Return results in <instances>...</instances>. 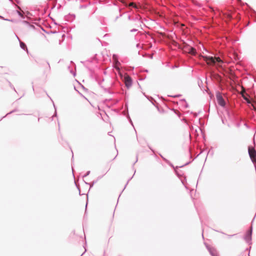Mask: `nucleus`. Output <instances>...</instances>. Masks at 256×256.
I'll return each instance as SVG.
<instances>
[{"label":"nucleus","instance_id":"obj_1","mask_svg":"<svg viewBox=\"0 0 256 256\" xmlns=\"http://www.w3.org/2000/svg\"><path fill=\"white\" fill-rule=\"evenodd\" d=\"M216 96L218 104L222 108H224L226 106V102L222 93L219 91H217L216 94Z\"/></svg>","mask_w":256,"mask_h":256},{"label":"nucleus","instance_id":"obj_2","mask_svg":"<svg viewBox=\"0 0 256 256\" xmlns=\"http://www.w3.org/2000/svg\"><path fill=\"white\" fill-rule=\"evenodd\" d=\"M248 153L249 156L254 164L256 163V150L252 146L248 147Z\"/></svg>","mask_w":256,"mask_h":256},{"label":"nucleus","instance_id":"obj_3","mask_svg":"<svg viewBox=\"0 0 256 256\" xmlns=\"http://www.w3.org/2000/svg\"><path fill=\"white\" fill-rule=\"evenodd\" d=\"M252 226H251L250 229L247 231L246 234L244 236L245 241L248 244H252Z\"/></svg>","mask_w":256,"mask_h":256},{"label":"nucleus","instance_id":"obj_4","mask_svg":"<svg viewBox=\"0 0 256 256\" xmlns=\"http://www.w3.org/2000/svg\"><path fill=\"white\" fill-rule=\"evenodd\" d=\"M160 156L171 167H172V168H174V171L176 173V174L178 176H180V174H178V172L177 171V169L178 168H182L184 167V166H186L188 164H190V162H186L185 164L182 165V166H177L176 167H174V165L170 163L168 160H166V158H164L162 155H160Z\"/></svg>","mask_w":256,"mask_h":256},{"label":"nucleus","instance_id":"obj_5","mask_svg":"<svg viewBox=\"0 0 256 256\" xmlns=\"http://www.w3.org/2000/svg\"><path fill=\"white\" fill-rule=\"evenodd\" d=\"M124 80L126 88L128 89L130 88L132 84V78L130 76L126 74L124 76Z\"/></svg>","mask_w":256,"mask_h":256},{"label":"nucleus","instance_id":"obj_6","mask_svg":"<svg viewBox=\"0 0 256 256\" xmlns=\"http://www.w3.org/2000/svg\"><path fill=\"white\" fill-rule=\"evenodd\" d=\"M184 48L188 51L190 54L192 55H195L196 54V48L185 42L184 44Z\"/></svg>","mask_w":256,"mask_h":256},{"label":"nucleus","instance_id":"obj_7","mask_svg":"<svg viewBox=\"0 0 256 256\" xmlns=\"http://www.w3.org/2000/svg\"><path fill=\"white\" fill-rule=\"evenodd\" d=\"M132 26H138L140 25L141 22L138 17L132 18Z\"/></svg>","mask_w":256,"mask_h":256},{"label":"nucleus","instance_id":"obj_8","mask_svg":"<svg viewBox=\"0 0 256 256\" xmlns=\"http://www.w3.org/2000/svg\"><path fill=\"white\" fill-rule=\"evenodd\" d=\"M206 246L212 256H218L216 250L214 248H210L208 246Z\"/></svg>","mask_w":256,"mask_h":256},{"label":"nucleus","instance_id":"obj_9","mask_svg":"<svg viewBox=\"0 0 256 256\" xmlns=\"http://www.w3.org/2000/svg\"><path fill=\"white\" fill-rule=\"evenodd\" d=\"M16 36L20 42V48L24 50H26L27 52H28V49L27 48V46H26V44L24 42H22L17 36Z\"/></svg>","mask_w":256,"mask_h":256},{"label":"nucleus","instance_id":"obj_10","mask_svg":"<svg viewBox=\"0 0 256 256\" xmlns=\"http://www.w3.org/2000/svg\"><path fill=\"white\" fill-rule=\"evenodd\" d=\"M75 18V15L74 14H69L66 16V19L68 21H72Z\"/></svg>","mask_w":256,"mask_h":256},{"label":"nucleus","instance_id":"obj_11","mask_svg":"<svg viewBox=\"0 0 256 256\" xmlns=\"http://www.w3.org/2000/svg\"><path fill=\"white\" fill-rule=\"evenodd\" d=\"M16 12L22 18L24 19L25 18V16L20 10H16Z\"/></svg>","mask_w":256,"mask_h":256},{"label":"nucleus","instance_id":"obj_12","mask_svg":"<svg viewBox=\"0 0 256 256\" xmlns=\"http://www.w3.org/2000/svg\"><path fill=\"white\" fill-rule=\"evenodd\" d=\"M96 80L98 82V85H99L100 87L102 88V82L104 81V78H102V80H98L97 79H96Z\"/></svg>","mask_w":256,"mask_h":256},{"label":"nucleus","instance_id":"obj_13","mask_svg":"<svg viewBox=\"0 0 256 256\" xmlns=\"http://www.w3.org/2000/svg\"><path fill=\"white\" fill-rule=\"evenodd\" d=\"M16 110H12V111H10V112H8V114H6L4 116H3V117H2V118L0 120H2V118H5V117H6V116H7L8 115V114H12V113H13V112H16Z\"/></svg>","mask_w":256,"mask_h":256},{"label":"nucleus","instance_id":"obj_14","mask_svg":"<svg viewBox=\"0 0 256 256\" xmlns=\"http://www.w3.org/2000/svg\"><path fill=\"white\" fill-rule=\"evenodd\" d=\"M244 100L248 104H252V100L247 98H244Z\"/></svg>","mask_w":256,"mask_h":256},{"label":"nucleus","instance_id":"obj_15","mask_svg":"<svg viewBox=\"0 0 256 256\" xmlns=\"http://www.w3.org/2000/svg\"><path fill=\"white\" fill-rule=\"evenodd\" d=\"M90 171H88L84 176H83V177L84 178V177H86L87 176H88L90 174Z\"/></svg>","mask_w":256,"mask_h":256},{"label":"nucleus","instance_id":"obj_16","mask_svg":"<svg viewBox=\"0 0 256 256\" xmlns=\"http://www.w3.org/2000/svg\"><path fill=\"white\" fill-rule=\"evenodd\" d=\"M182 102H185L184 106L186 108H188V104L186 102V100L184 99H182L181 100Z\"/></svg>","mask_w":256,"mask_h":256},{"label":"nucleus","instance_id":"obj_17","mask_svg":"<svg viewBox=\"0 0 256 256\" xmlns=\"http://www.w3.org/2000/svg\"><path fill=\"white\" fill-rule=\"evenodd\" d=\"M104 90L106 92H107L109 94H112V92L109 90H108L107 88H104Z\"/></svg>","mask_w":256,"mask_h":256},{"label":"nucleus","instance_id":"obj_18","mask_svg":"<svg viewBox=\"0 0 256 256\" xmlns=\"http://www.w3.org/2000/svg\"><path fill=\"white\" fill-rule=\"evenodd\" d=\"M137 31H138V30H137V29H136V28H132V30H130V32H137Z\"/></svg>","mask_w":256,"mask_h":256},{"label":"nucleus","instance_id":"obj_19","mask_svg":"<svg viewBox=\"0 0 256 256\" xmlns=\"http://www.w3.org/2000/svg\"><path fill=\"white\" fill-rule=\"evenodd\" d=\"M46 64H47L48 66V70L49 71H50V66L49 62H46Z\"/></svg>","mask_w":256,"mask_h":256},{"label":"nucleus","instance_id":"obj_20","mask_svg":"<svg viewBox=\"0 0 256 256\" xmlns=\"http://www.w3.org/2000/svg\"><path fill=\"white\" fill-rule=\"evenodd\" d=\"M8 83H9V84H10V86L12 88L14 89V90L15 92H16V90H15L14 88V86L12 84L10 83V82H8Z\"/></svg>","mask_w":256,"mask_h":256},{"label":"nucleus","instance_id":"obj_21","mask_svg":"<svg viewBox=\"0 0 256 256\" xmlns=\"http://www.w3.org/2000/svg\"><path fill=\"white\" fill-rule=\"evenodd\" d=\"M98 180H94L92 182V186H90V187H92L94 185V184H96L97 182H98Z\"/></svg>","mask_w":256,"mask_h":256},{"label":"nucleus","instance_id":"obj_22","mask_svg":"<svg viewBox=\"0 0 256 256\" xmlns=\"http://www.w3.org/2000/svg\"><path fill=\"white\" fill-rule=\"evenodd\" d=\"M172 96V97H174V98H176V97H179L180 96V94H177V95H175V96Z\"/></svg>","mask_w":256,"mask_h":256},{"label":"nucleus","instance_id":"obj_23","mask_svg":"<svg viewBox=\"0 0 256 256\" xmlns=\"http://www.w3.org/2000/svg\"><path fill=\"white\" fill-rule=\"evenodd\" d=\"M132 178H132H130L128 180V181L127 182H126V184L125 185L124 188L123 189L122 191H123V190H124V189L126 188V185H127V184H128V182H129V181H130V180Z\"/></svg>","mask_w":256,"mask_h":256},{"label":"nucleus","instance_id":"obj_24","mask_svg":"<svg viewBox=\"0 0 256 256\" xmlns=\"http://www.w3.org/2000/svg\"><path fill=\"white\" fill-rule=\"evenodd\" d=\"M228 18L230 20L231 19H232V16L230 14H228Z\"/></svg>","mask_w":256,"mask_h":256},{"label":"nucleus","instance_id":"obj_25","mask_svg":"<svg viewBox=\"0 0 256 256\" xmlns=\"http://www.w3.org/2000/svg\"><path fill=\"white\" fill-rule=\"evenodd\" d=\"M5 20H8V21L12 22H14V20L5 19Z\"/></svg>","mask_w":256,"mask_h":256},{"label":"nucleus","instance_id":"obj_26","mask_svg":"<svg viewBox=\"0 0 256 256\" xmlns=\"http://www.w3.org/2000/svg\"><path fill=\"white\" fill-rule=\"evenodd\" d=\"M128 118H129V120H130V122L132 124H132V121L131 120V119L130 118V117L129 116H128Z\"/></svg>","mask_w":256,"mask_h":256},{"label":"nucleus","instance_id":"obj_27","mask_svg":"<svg viewBox=\"0 0 256 256\" xmlns=\"http://www.w3.org/2000/svg\"><path fill=\"white\" fill-rule=\"evenodd\" d=\"M22 22L24 24H28V21H26V20H23Z\"/></svg>","mask_w":256,"mask_h":256},{"label":"nucleus","instance_id":"obj_28","mask_svg":"<svg viewBox=\"0 0 256 256\" xmlns=\"http://www.w3.org/2000/svg\"><path fill=\"white\" fill-rule=\"evenodd\" d=\"M235 234H232V235H228V238H232V236H234Z\"/></svg>","mask_w":256,"mask_h":256},{"label":"nucleus","instance_id":"obj_29","mask_svg":"<svg viewBox=\"0 0 256 256\" xmlns=\"http://www.w3.org/2000/svg\"><path fill=\"white\" fill-rule=\"evenodd\" d=\"M56 116H57L56 112V110H55V112H54V114L53 115L52 117Z\"/></svg>","mask_w":256,"mask_h":256},{"label":"nucleus","instance_id":"obj_30","mask_svg":"<svg viewBox=\"0 0 256 256\" xmlns=\"http://www.w3.org/2000/svg\"><path fill=\"white\" fill-rule=\"evenodd\" d=\"M132 18L130 16H128V20L132 21Z\"/></svg>","mask_w":256,"mask_h":256},{"label":"nucleus","instance_id":"obj_31","mask_svg":"<svg viewBox=\"0 0 256 256\" xmlns=\"http://www.w3.org/2000/svg\"><path fill=\"white\" fill-rule=\"evenodd\" d=\"M122 14H120L119 16H117L116 18V20L119 17L122 16Z\"/></svg>","mask_w":256,"mask_h":256},{"label":"nucleus","instance_id":"obj_32","mask_svg":"<svg viewBox=\"0 0 256 256\" xmlns=\"http://www.w3.org/2000/svg\"><path fill=\"white\" fill-rule=\"evenodd\" d=\"M115 68L118 70H120V68L118 66H116L115 67Z\"/></svg>","mask_w":256,"mask_h":256},{"label":"nucleus","instance_id":"obj_33","mask_svg":"<svg viewBox=\"0 0 256 256\" xmlns=\"http://www.w3.org/2000/svg\"><path fill=\"white\" fill-rule=\"evenodd\" d=\"M76 186H77V188H78V190H79V193H80V188L76 184Z\"/></svg>","mask_w":256,"mask_h":256},{"label":"nucleus","instance_id":"obj_34","mask_svg":"<svg viewBox=\"0 0 256 256\" xmlns=\"http://www.w3.org/2000/svg\"><path fill=\"white\" fill-rule=\"evenodd\" d=\"M70 72H71V73H72V74H73V75H74V76H76V73H75L74 72H72V71H70Z\"/></svg>","mask_w":256,"mask_h":256},{"label":"nucleus","instance_id":"obj_35","mask_svg":"<svg viewBox=\"0 0 256 256\" xmlns=\"http://www.w3.org/2000/svg\"><path fill=\"white\" fill-rule=\"evenodd\" d=\"M86 184H90V186H92V182L91 184H88V183H87V182H86Z\"/></svg>","mask_w":256,"mask_h":256},{"label":"nucleus","instance_id":"obj_36","mask_svg":"<svg viewBox=\"0 0 256 256\" xmlns=\"http://www.w3.org/2000/svg\"><path fill=\"white\" fill-rule=\"evenodd\" d=\"M16 6V8H18V9H20V7L19 6Z\"/></svg>","mask_w":256,"mask_h":256},{"label":"nucleus","instance_id":"obj_37","mask_svg":"<svg viewBox=\"0 0 256 256\" xmlns=\"http://www.w3.org/2000/svg\"><path fill=\"white\" fill-rule=\"evenodd\" d=\"M238 0V2H242V0Z\"/></svg>","mask_w":256,"mask_h":256},{"label":"nucleus","instance_id":"obj_38","mask_svg":"<svg viewBox=\"0 0 256 256\" xmlns=\"http://www.w3.org/2000/svg\"><path fill=\"white\" fill-rule=\"evenodd\" d=\"M250 247L249 248H246V250H250Z\"/></svg>","mask_w":256,"mask_h":256},{"label":"nucleus","instance_id":"obj_39","mask_svg":"<svg viewBox=\"0 0 256 256\" xmlns=\"http://www.w3.org/2000/svg\"><path fill=\"white\" fill-rule=\"evenodd\" d=\"M148 147H149V148L152 150V151L154 152L153 150H152V149L150 148V146H148Z\"/></svg>","mask_w":256,"mask_h":256},{"label":"nucleus","instance_id":"obj_40","mask_svg":"<svg viewBox=\"0 0 256 256\" xmlns=\"http://www.w3.org/2000/svg\"><path fill=\"white\" fill-rule=\"evenodd\" d=\"M86 207H87V203L86 204Z\"/></svg>","mask_w":256,"mask_h":256},{"label":"nucleus","instance_id":"obj_41","mask_svg":"<svg viewBox=\"0 0 256 256\" xmlns=\"http://www.w3.org/2000/svg\"><path fill=\"white\" fill-rule=\"evenodd\" d=\"M138 161V159L136 160V161L134 162V164H135Z\"/></svg>","mask_w":256,"mask_h":256},{"label":"nucleus","instance_id":"obj_42","mask_svg":"<svg viewBox=\"0 0 256 256\" xmlns=\"http://www.w3.org/2000/svg\"><path fill=\"white\" fill-rule=\"evenodd\" d=\"M40 118H38V122L40 121Z\"/></svg>","mask_w":256,"mask_h":256},{"label":"nucleus","instance_id":"obj_43","mask_svg":"<svg viewBox=\"0 0 256 256\" xmlns=\"http://www.w3.org/2000/svg\"><path fill=\"white\" fill-rule=\"evenodd\" d=\"M100 178H101V177H100V176L98 177V179H100Z\"/></svg>","mask_w":256,"mask_h":256},{"label":"nucleus","instance_id":"obj_44","mask_svg":"<svg viewBox=\"0 0 256 256\" xmlns=\"http://www.w3.org/2000/svg\"><path fill=\"white\" fill-rule=\"evenodd\" d=\"M244 125H245L246 126H247L246 124H244Z\"/></svg>","mask_w":256,"mask_h":256},{"label":"nucleus","instance_id":"obj_45","mask_svg":"<svg viewBox=\"0 0 256 256\" xmlns=\"http://www.w3.org/2000/svg\"><path fill=\"white\" fill-rule=\"evenodd\" d=\"M84 254V252L83 254H82L80 256H82V254Z\"/></svg>","mask_w":256,"mask_h":256},{"label":"nucleus","instance_id":"obj_46","mask_svg":"<svg viewBox=\"0 0 256 256\" xmlns=\"http://www.w3.org/2000/svg\"><path fill=\"white\" fill-rule=\"evenodd\" d=\"M1 18H2V16H0Z\"/></svg>","mask_w":256,"mask_h":256}]
</instances>
